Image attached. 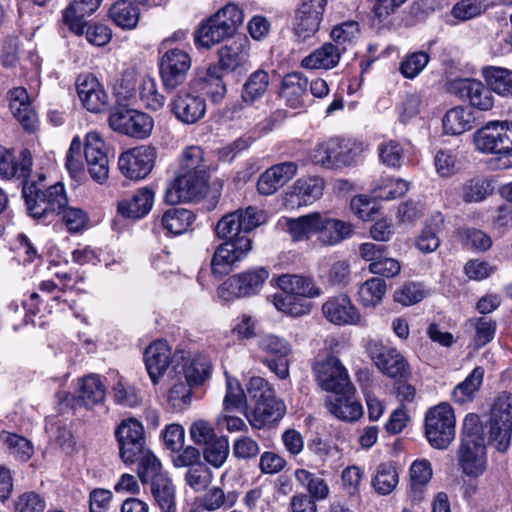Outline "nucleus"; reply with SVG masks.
Returning a JSON list of instances; mask_svg holds the SVG:
<instances>
[{
	"mask_svg": "<svg viewBox=\"0 0 512 512\" xmlns=\"http://www.w3.org/2000/svg\"><path fill=\"white\" fill-rule=\"evenodd\" d=\"M386 282L380 277L366 280L358 290L359 301L366 307L380 304L386 293Z\"/></svg>",
	"mask_w": 512,
	"mask_h": 512,
	"instance_id": "47",
	"label": "nucleus"
},
{
	"mask_svg": "<svg viewBox=\"0 0 512 512\" xmlns=\"http://www.w3.org/2000/svg\"><path fill=\"white\" fill-rule=\"evenodd\" d=\"M321 21V18H316L311 14L297 11L294 23L295 36L299 41H306L319 30Z\"/></svg>",
	"mask_w": 512,
	"mask_h": 512,
	"instance_id": "55",
	"label": "nucleus"
},
{
	"mask_svg": "<svg viewBox=\"0 0 512 512\" xmlns=\"http://www.w3.org/2000/svg\"><path fill=\"white\" fill-rule=\"evenodd\" d=\"M367 352L377 368L386 376L404 380L410 374L407 361L397 349L371 340L367 344Z\"/></svg>",
	"mask_w": 512,
	"mask_h": 512,
	"instance_id": "16",
	"label": "nucleus"
},
{
	"mask_svg": "<svg viewBox=\"0 0 512 512\" xmlns=\"http://www.w3.org/2000/svg\"><path fill=\"white\" fill-rule=\"evenodd\" d=\"M484 11L485 7L479 0H460L453 6L451 15L460 21H467Z\"/></svg>",
	"mask_w": 512,
	"mask_h": 512,
	"instance_id": "62",
	"label": "nucleus"
},
{
	"mask_svg": "<svg viewBox=\"0 0 512 512\" xmlns=\"http://www.w3.org/2000/svg\"><path fill=\"white\" fill-rule=\"evenodd\" d=\"M226 388L227 390L224 398L225 410L243 409L246 404V394L238 380L227 377Z\"/></svg>",
	"mask_w": 512,
	"mask_h": 512,
	"instance_id": "59",
	"label": "nucleus"
},
{
	"mask_svg": "<svg viewBox=\"0 0 512 512\" xmlns=\"http://www.w3.org/2000/svg\"><path fill=\"white\" fill-rule=\"evenodd\" d=\"M473 121L472 114L465 108L458 106L446 112L442 123L446 134L460 135L472 128Z\"/></svg>",
	"mask_w": 512,
	"mask_h": 512,
	"instance_id": "39",
	"label": "nucleus"
},
{
	"mask_svg": "<svg viewBox=\"0 0 512 512\" xmlns=\"http://www.w3.org/2000/svg\"><path fill=\"white\" fill-rule=\"evenodd\" d=\"M135 462L138 463L137 473L142 483L154 482L165 475L161 472V463L155 455L148 449H144L141 455L137 456Z\"/></svg>",
	"mask_w": 512,
	"mask_h": 512,
	"instance_id": "48",
	"label": "nucleus"
},
{
	"mask_svg": "<svg viewBox=\"0 0 512 512\" xmlns=\"http://www.w3.org/2000/svg\"><path fill=\"white\" fill-rule=\"evenodd\" d=\"M28 95L24 88L18 87L11 91L10 110L23 128L33 131L36 126V114L27 101Z\"/></svg>",
	"mask_w": 512,
	"mask_h": 512,
	"instance_id": "34",
	"label": "nucleus"
},
{
	"mask_svg": "<svg viewBox=\"0 0 512 512\" xmlns=\"http://www.w3.org/2000/svg\"><path fill=\"white\" fill-rule=\"evenodd\" d=\"M204 89L214 103L220 102L226 95V85L223 82L218 67L214 66L208 68L204 77Z\"/></svg>",
	"mask_w": 512,
	"mask_h": 512,
	"instance_id": "56",
	"label": "nucleus"
},
{
	"mask_svg": "<svg viewBox=\"0 0 512 512\" xmlns=\"http://www.w3.org/2000/svg\"><path fill=\"white\" fill-rule=\"evenodd\" d=\"M313 371L318 385L327 392L336 394L353 386L346 368L334 355L318 357Z\"/></svg>",
	"mask_w": 512,
	"mask_h": 512,
	"instance_id": "12",
	"label": "nucleus"
},
{
	"mask_svg": "<svg viewBox=\"0 0 512 512\" xmlns=\"http://www.w3.org/2000/svg\"><path fill=\"white\" fill-rule=\"evenodd\" d=\"M170 109L176 119L184 124H195L206 112L205 99L188 90H180L171 100Z\"/></svg>",
	"mask_w": 512,
	"mask_h": 512,
	"instance_id": "22",
	"label": "nucleus"
},
{
	"mask_svg": "<svg viewBox=\"0 0 512 512\" xmlns=\"http://www.w3.org/2000/svg\"><path fill=\"white\" fill-rule=\"evenodd\" d=\"M22 194L29 215L38 220L51 222L52 218L60 216L68 205L64 185L60 182L43 189L40 183L25 181Z\"/></svg>",
	"mask_w": 512,
	"mask_h": 512,
	"instance_id": "3",
	"label": "nucleus"
},
{
	"mask_svg": "<svg viewBox=\"0 0 512 512\" xmlns=\"http://www.w3.org/2000/svg\"><path fill=\"white\" fill-rule=\"evenodd\" d=\"M140 99L152 110H159L165 104V97L157 90L156 82L151 77H144L139 87Z\"/></svg>",
	"mask_w": 512,
	"mask_h": 512,
	"instance_id": "58",
	"label": "nucleus"
},
{
	"mask_svg": "<svg viewBox=\"0 0 512 512\" xmlns=\"http://www.w3.org/2000/svg\"><path fill=\"white\" fill-rule=\"evenodd\" d=\"M185 481L195 492L204 491L212 481V471L205 463L194 465L185 473Z\"/></svg>",
	"mask_w": 512,
	"mask_h": 512,
	"instance_id": "57",
	"label": "nucleus"
},
{
	"mask_svg": "<svg viewBox=\"0 0 512 512\" xmlns=\"http://www.w3.org/2000/svg\"><path fill=\"white\" fill-rule=\"evenodd\" d=\"M487 85L502 96L512 95V71L502 67H487L483 70Z\"/></svg>",
	"mask_w": 512,
	"mask_h": 512,
	"instance_id": "43",
	"label": "nucleus"
},
{
	"mask_svg": "<svg viewBox=\"0 0 512 512\" xmlns=\"http://www.w3.org/2000/svg\"><path fill=\"white\" fill-rule=\"evenodd\" d=\"M153 203L154 192L149 188H141L130 199L118 203V212L127 218H141L150 211Z\"/></svg>",
	"mask_w": 512,
	"mask_h": 512,
	"instance_id": "33",
	"label": "nucleus"
},
{
	"mask_svg": "<svg viewBox=\"0 0 512 512\" xmlns=\"http://www.w3.org/2000/svg\"><path fill=\"white\" fill-rule=\"evenodd\" d=\"M191 68L190 55L178 48L166 51L159 62L160 76L165 90L172 91L182 85Z\"/></svg>",
	"mask_w": 512,
	"mask_h": 512,
	"instance_id": "17",
	"label": "nucleus"
},
{
	"mask_svg": "<svg viewBox=\"0 0 512 512\" xmlns=\"http://www.w3.org/2000/svg\"><path fill=\"white\" fill-rule=\"evenodd\" d=\"M324 180L320 177L298 179L293 186L298 205L312 203L322 196Z\"/></svg>",
	"mask_w": 512,
	"mask_h": 512,
	"instance_id": "41",
	"label": "nucleus"
},
{
	"mask_svg": "<svg viewBox=\"0 0 512 512\" xmlns=\"http://www.w3.org/2000/svg\"><path fill=\"white\" fill-rule=\"evenodd\" d=\"M175 383L169 389L167 402L174 411L183 410L191 401V387L183 379L173 378Z\"/></svg>",
	"mask_w": 512,
	"mask_h": 512,
	"instance_id": "54",
	"label": "nucleus"
},
{
	"mask_svg": "<svg viewBox=\"0 0 512 512\" xmlns=\"http://www.w3.org/2000/svg\"><path fill=\"white\" fill-rule=\"evenodd\" d=\"M268 276L269 273L264 268L235 274L219 286L218 295L224 301L253 296L260 292Z\"/></svg>",
	"mask_w": 512,
	"mask_h": 512,
	"instance_id": "10",
	"label": "nucleus"
},
{
	"mask_svg": "<svg viewBox=\"0 0 512 512\" xmlns=\"http://www.w3.org/2000/svg\"><path fill=\"white\" fill-rule=\"evenodd\" d=\"M474 145L482 153L506 158L504 167L512 166V122H490L474 133Z\"/></svg>",
	"mask_w": 512,
	"mask_h": 512,
	"instance_id": "6",
	"label": "nucleus"
},
{
	"mask_svg": "<svg viewBox=\"0 0 512 512\" xmlns=\"http://www.w3.org/2000/svg\"><path fill=\"white\" fill-rule=\"evenodd\" d=\"M220 69L236 71L249 63V40L240 35L219 49Z\"/></svg>",
	"mask_w": 512,
	"mask_h": 512,
	"instance_id": "28",
	"label": "nucleus"
},
{
	"mask_svg": "<svg viewBox=\"0 0 512 512\" xmlns=\"http://www.w3.org/2000/svg\"><path fill=\"white\" fill-rule=\"evenodd\" d=\"M425 435L432 447L446 449L455 438V416L447 403L428 410L425 417Z\"/></svg>",
	"mask_w": 512,
	"mask_h": 512,
	"instance_id": "8",
	"label": "nucleus"
},
{
	"mask_svg": "<svg viewBox=\"0 0 512 512\" xmlns=\"http://www.w3.org/2000/svg\"><path fill=\"white\" fill-rule=\"evenodd\" d=\"M83 155L91 178L99 184L105 183L109 174V159L99 133L90 132L86 135Z\"/></svg>",
	"mask_w": 512,
	"mask_h": 512,
	"instance_id": "20",
	"label": "nucleus"
},
{
	"mask_svg": "<svg viewBox=\"0 0 512 512\" xmlns=\"http://www.w3.org/2000/svg\"><path fill=\"white\" fill-rule=\"evenodd\" d=\"M102 0H73L63 11V23L77 35L84 32L83 18L95 12Z\"/></svg>",
	"mask_w": 512,
	"mask_h": 512,
	"instance_id": "31",
	"label": "nucleus"
},
{
	"mask_svg": "<svg viewBox=\"0 0 512 512\" xmlns=\"http://www.w3.org/2000/svg\"><path fill=\"white\" fill-rule=\"evenodd\" d=\"M209 174L178 173V176L166 188L164 200L168 204H177L204 197L209 190Z\"/></svg>",
	"mask_w": 512,
	"mask_h": 512,
	"instance_id": "11",
	"label": "nucleus"
},
{
	"mask_svg": "<svg viewBox=\"0 0 512 512\" xmlns=\"http://www.w3.org/2000/svg\"><path fill=\"white\" fill-rule=\"evenodd\" d=\"M295 162H283L268 168L257 182V190L261 195H272L289 182L297 172Z\"/></svg>",
	"mask_w": 512,
	"mask_h": 512,
	"instance_id": "27",
	"label": "nucleus"
},
{
	"mask_svg": "<svg viewBox=\"0 0 512 512\" xmlns=\"http://www.w3.org/2000/svg\"><path fill=\"white\" fill-rule=\"evenodd\" d=\"M270 86L269 72L264 69H257L252 72L245 80L241 99L247 105H252L261 100L268 92Z\"/></svg>",
	"mask_w": 512,
	"mask_h": 512,
	"instance_id": "35",
	"label": "nucleus"
},
{
	"mask_svg": "<svg viewBox=\"0 0 512 512\" xmlns=\"http://www.w3.org/2000/svg\"><path fill=\"white\" fill-rule=\"evenodd\" d=\"M457 456L462 473L468 477L477 478L487 468L483 427L475 414H469L464 419Z\"/></svg>",
	"mask_w": 512,
	"mask_h": 512,
	"instance_id": "1",
	"label": "nucleus"
},
{
	"mask_svg": "<svg viewBox=\"0 0 512 512\" xmlns=\"http://www.w3.org/2000/svg\"><path fill=\"white\" fill-rule=\"evenodd\" d=\"M483 376L484 370L482 367L474 368L466 379L454 388L452 396L455 402L463 404L471 401L482 384Z\"/></svg>",
	"mask_w": 512,
	"mask_h": 512,
	"instance_id": "45",
	"label": "nucleus"
},
{
	"mask_svg": "<svg viewBox=\"0 0 512 512\" xmlns=\"http://www.w3.org/2000/svg\"><path fill=\"white\" fill-rule=\"evenodd\" d=\"M178 173L208 174L204 151L199 146H189L182 152Z\"/></svg>",
	"mask_w": 512,
	"mask_h": 512,
	"instance_id": "49",
	"label": "nucleus"
},
{
	"mask_svg": "<svg viewBox=\"0 0 512 512\" xmlns=\"http://www.w3.org/2000/svg\"><path fill=\"white\" fill-rule=\"evenodd\" d=\"M494 187L490 180L484 177H474L466 181L462 187L464 202H480L493 192Z\"/></svg>",
	"mask_w": 512,
	"mask_h": 512,
	"instance_id": "50",
	"label": "nucleus"
},
{
	"mask_svg": "<svg viewBox=\"0 0 512 512\" xmlns=\"http://www.w3.org/2000/svg\"><path fill=\"white\" fill-rule=\"evenodd\" d=\"M318 214L315 212L298 218L286 219V230L292 240L301 241L308 239L310 234L316 233Z\"/></svg>",
	"mask_w": 512,
	"mask_h": 512,
	"instance_id": "44",
	"label": "nucleus"
},
{
	"mask_svg": "<svg viewBox=\"0 0 512 512\" xmlns=\"http://www.w3.org/2000/svg\"><path fill=\"white\" fill-rule=\"evenodd\" d=\"M345 51L346 47L326 42L306 56L302 60L301 65L308 69H332L339 63L340 56Z\"/></svg>",
	"mask_w": 512,
	"mask_h": 512,
	"instance_id": "32",
	"label": "nucleus"
},
{
	"mask_svg": "<svg viewBox=\"0 0 512 512\" xmlns=\"http://www.w3.org/2000/svg\"><path fill=\"white\" fill-rule=\"evenodd\" d=\"M157 157L156 149L141 145L123 152L119 157V169L123 175L133 180L145 178L153 169Z\"/></svg>",
	"mask_w": 512,
	"mask_h": 512,
	"instance_id": "18",
	"label": "nucleus"
},
{
	"mask_svg": "<svg viewBox=\"0 0 512 512\" xmlns=\"http://www.w3.org/2000/svg\"><path fill=\"white\" fill-rule=\"evenodd\" d=\"M212 372L210 359L205 355H197L192 359H186L180 353L179 361L176 359L170 374L171 378L183 379L189 386H199L207 381Z\"/></svg>",
	"mask_w": 512,
	"mask_h": 512,
	"instance_id": "21",
	"label": "nucleus"
},
{
	"mask_svg": "<svg viewBox=\"0 0 512 512\" xmlns=\"http://www.w3.org/2000/svg\"><path fill=\"white\" fill-rule=\"evenodd\" d=\"M308 79L300 72L286 74L281 82L280 97L287 106L297 109L304 105L307 94Z\"/></svg>",
	"mask_w": 512,
	"mask_h": 512,
	"instance_id": "30",
	"label": "nucleus"
},
{
	"mask_svg": "<svg viewBox=\"0 0 512 512\" xmlns=\"http://www.w3.org/2000/svg\"><path fill=\"white\" fill-rule=\"evenodd\" d=\"M322 312L325 318L335 325H357L361 320L358 309L345 294L329 298L322 305Z\"/></svg>",
	"mask_w": 512,
	"mask_h": 512,
	"instance_id": "24",
	"label": "nucleus"
},
{
	"mask_svg": "<svg viewBox=\"0 0 512 512\" xmlns=\"http://www.w3.org/2000/svg\"><path fill=\"white\" fill-rule=\"evenodd\" d=\"M447 90L481 111H488L494 105L492 89L476 79H455L448 83Z\"/></svg>",
	"mask_w": 512,
	"mask_h": 512,
	"instance_id": "19",
	"label": "nucleus"
},
{
	"mask_svg": "<svg viewBox=\"0 0 512 512\" xmlns=\"http://www.w3.org/2000/svg\"><path fill=\"white\" fill-rule=\"evenodd\" d=\"M104 398L105 388L97 375H89L79 381L75 400L80 406L92 408L103 402Z\"/></svg>",
	"mask_w": 512,
	"mask_h": 512,
	"instance_id": "36",
	"label": "nucleus"
},
{
	"mask_svg": "<svg viewBox=\"0 0 512 512\" xmlns=\"http://www.w3.org/2000/svg\"><path fill=\"white\" fill-rule=\"evenodd\" d=\"M329 169H339L351 166L357 157L355 144L344 139H329Z\"/></svg>",
	"mask_w": 512,
	"mask_h": 512,
	"instance_id": "37",
	"label": "nucleus"
},
{
	"mask_svg": "<svg viewBox=\"0 0 512 512\" xmlns=\"http://www.w3.org/2000/svg\"><path fill=\"white\" fill-rule=\"evenodd\" d=\"M266 221L263 211L249 206L246 209L225 214L215 226V234L220 239L231 240L236 237H248L246 234Z\"/></svg>",
	"mask_w": 512,
	"mask_h": 512,
	"instance_id": "7",
	"label": "nucleus"
},
{
	"mask_svg": "<svg viewBox=\"0 0 512 512\" xmlns=\"http://www.w3.org/2000/svg\"><path fill=\"white\" fill-rule=\"evenodd\" d=\"M4 442L10 453L20 461L25 462L33 455L34 450L31 442L22 436L8 434L5 436Z\"/></svg>",
	"mask_w": 512,
	"mask_h": 512,
	"instance_id": "61",
	"label": "nucleus"
},
{
	"mask_svg": "<svg viewBox=\"0 0 512 512\" xmlns=\"http://www.w3.org/2000/svg\"><path fill=\"white\" fill-rule=\"evenodd\" d=\"M325 405L332 415L343 421H355L363 414L362 405L355 399L354 386L328 396Z\"/></svg>",
	"mask_w": 512,
	"mask_h": 512,
	"instance_id": "26",
	"label": "nucleus"
},
{
	"mask_svg": "<svg viewBox=\"0 0 512 512\" xmlns=\"http://www.w3.org/2000/svg\"><path fill=\"white\" fill-rule=\"evenodd\" d=\"M115 436L120 458L125 463H135L137 456L147 448L144 427L135 418L122 420L115 430Z\"/></svg>",
	"mask_w": 512,
	"mask_h": 512,
	"instance_id": "13",
	"label": "nucleus"
},
{
	"mask_svg": "<svg viewBox=\"0 0 512 512\" xmlns=\"http://www.w3.org/2000/svg\"><path fill=\"white\" fill-rule=\"evenodd\" d=\"M153 497L162 512H175V492L171 480L167 477H160L151 483Z\"/></svg>",
	"mask_w": 512,
	"mask_h": 512,
	"instance_id": "46",
	"label": "nucleus"
},
{
	"mask_svg": "<svg viewBox=\"0 0 512 512\" xmlns=\"http://www.w3.org/2000/svg\"><path fill=\"white\" fill-rule=\"evenodd\" d=\"M109 16L117 26L133 29L138 24L140 12L130 1L119 0L111 6Z\"/></svg>",
	"mask_w": 512,
	"mask_h": 512,
	"instance_id": "40",
	"label": "nucleus"
},
{
	"mask_svg": "<svg viewBox=\"0 0 512 512\" xmlns=\"http://www.w3.org/2000/svg\"><path fill=\"white\" fill-rule=\"evenodd\" d=\"M398 483V474L391 464H382L378 467L377 473L372 480L375 490L382 495H387L393 491Z\"/></svg>",
	"mask_w": 512,
	"mask_h": 512,
	"instance_id": "53",
	"label": "nucleus"
},
{
	"mask_svg": "<svg viewBox=\"0 0 512 512\" xmlns=\"http://www.w3.org/2000/svg\"><path fill=\"white\" fill-rule=\"evenodd\" d=\"M378 156L385 166L399 169L404 159V148L396 140L385 141L378 145Z\"/></svg>",
	"mask_w": 512,
	"mask_h": 512,
	"instance_id": "52",
	"label": "nucleus"
},
{
	"mask_svg": "<svg viewBox=\"0 0 512 512\" xmlns=\"http://www.w3.org/2000/svg\"><path fill=\"white\" fill-rule=\"evenodd\" d=\"M471 325L475 328L474 341L476 346L481 347L488 344L495 335L496 322L489 317H479L470 320Z\"/></svg>",
	"mask_w": 512,
	"mask_h": 512,
	"instance_id": "60",
	"label": "nucleus"
},
{
	"mask_svg": "<svg viewBox=\"0 0 512 512\" xmlns=\"http://www.w3.org/2000/svg\"><path fill=\"white\" fill-rule=\"evenodd\" d=\"M429 62V55L423 51L415 52L406 57L400 65L401 73L407 78L417 76Z\"/></svg>",
	"mask_w": 512,
	"mask_h": 512,
	"instance_id": "64",
	"label": "nucleus"
},
{
	"mask_svg": "<svg viewBox=\"0 0 512 512\" xmlns=\"http://www.w3.org/2000/svg\"><path fill=\"white\" fill-rule=\"evenodd\" d=\"M179 361L180 354L171 357V350L166 341L158 340L148 346L144 353V361L147 372L154 384L158 383L159 378L164 374L170 364Z\"/></svg>",
	"mask_w": 512,
	"mask_h": 512,
	"instance_id": "25",
	"label": "nucleus"
},
{
	"mask_svg": "<svg viewBox=\"0 0 512 512\" xmlns=\"http://www.w3.org/2000/svg\"><path fill=\"white\" fill-rule=\"evenodd\" d=\"M109 125L114 131L142 139L150 135L153 120L146 113L120 106L110 114Z\"/></svg>",
	"mask_w": 512,
	"mask_h": 512,
	"instance_id": "15",
	"label": "nucleus"
},
{
	"mask_svg": "<svg viewBox=\"0 0 512 512\" xmlns=\"http://www.w3.org/2000/svg\"><path fill=\"white\" fill-rule=\"evenodd\" d=\"M277 285L282 292L274 296V305L279 311L293 317L310 311V303L303 298H313L321 294L314 281L302 275H282L278 277Z\"/></svg>",
	"mask_w": 512,
	"mask_h": 512,
	"instance_id": "2",
	"label": "nucleus"
},
{
	"mask_svg": "<svg viewBox=\"0 0 512 512\" xmlns=\"http://www.w3.org/2000/svg\"><path fill=\"white\" fill-rule=\"evenodd\" d=\"M489 441L500 452H505L512 433V394L502 392L496 398L490 417Z\"/></svg>",
	"mask_w": 512,
	"mask_h": 512,
	"instance_id": "9",
	"label": "nucleus"
},
{
	"mask_svg": "<svg viewBox=\"0 0 512 512\" xmlns=\"http://www.w3.org/2000/svg\"><path fill=\"white\" fill-rule=\"evenodd\" d=\"M247 393L255 401L252 418L249 419L252 426L261 428L285 415L284 402L276 397L274 389L264 378L252 377L247 385Z\"/></svg>",
	"mask_w": 512,
	"mask_h": 512,
	"instance_id": "5",
	"label": "nucleus"
},
{
	"mask_svg": "<svg viewBox=\"0 0 512 512\" xmlns=\"http://www.w3.org/2000/svg\"><path fill=\"white\" fill-rule=\"evenodd\" d=\"M251 249L252 240L249 237H236L220 244L211 259L212 274L216 277L229 274L234 265L246 257Z\"/></svg>",
	"mask_w": 512,
	"mask_h": 512,
	"instance_id": "14",
	"label": "nucleus"
},
{
	"mask_svg": "<svg viewBox=\"0 0 512 512\" xmlns=\"http://www.w3.org/2000/svg\"><path fill=\"white\" fill-rule=\"evenodd\" d=\"M76 89L83 106L90 112L100 113L108 105V95L92 74H81L76 79Z\"/></svg>",
	"mask_w": 512,
	"mask_h": 512,
	"instance_id": "23",
	"label": "nucleus"
},
{
	"mask_svg": "<svg viewBox=\"0 0 512 512\" xmlns=\"http://www.w3.org/2000/svg\"><path fill=\"white\" fill-rule=\"evenodd\" d=\"M316 233L321 244L336 245L352 235L353 225L319 213Z\"/></svg>",
	"mask_w": 512,
	"mask_h": 512,
	"instance_id": "29",
	"label": "nucleus"
},
{
	"mask_svg": "<svg viewBox=\"0 0 512 512\" xmlns=\"http://www.w3.org/2000/svg\"><path fill=\"white\" fill-rule=\"evenodd\" d=\"M229 454V442L226 437L220 436L203 447V457L207 463L220 468Z\"/></svg>",
	"mask_w": 512,
	"mask_h": 512,
	"instance_id": "51",
	"label": "nucleus"
},
{
	"mask_svg": "<svg viewBox=\"0 0 512 512\" xmlns=\"http://www.w3.org/2000/svg\"><path fill=\"white\" fill-rule=\"evenodd\" d=\"M432 478V467L428 460H416L410 467V492L412 501L421 502Z\"/></svg>",
	"mask_w": 512,
	"mask_h": 512,
	"instance_id": "38",
	"label": "nucleus"
},
{
	"mask_svg": "<svg viewBox=\"0 0 512 512\" xmlns=\"http://www.w3.org/2000/svg\"><path fill=\"white\" fill-rule=\"evenodd\" d=\"M358 33V24L350 21L335 26L332 29L330 36L333 44L347 48V45L353 42Z\"/></svg>",
	"mask_w": 512,
	"mask_h": 512,
	"instance_id": "63",
	"label": "nucleus"
},
{
	"mask_svg": "<svg viewBox=\"0 0 512 512\" xmlns=\"http://www.w3.org/2000/svg\"><path fill=\"white\" fill-rule=\"evenodd\" d=\"M195 220L194 214L184 208H170L162 216L163 227L174 235L186 232Z\"/></svg>",
	"mask_w": 512,
	"mask_h": 512,
	"instance_id": "42",
	"label": "nucleus"
},
{
	"mask_svg": "<svg viewBox=\"0 0 512 512\" xmlns=\"http://www.w3.org/2000/svg\"><path fill=\"white\" fill-rule=\"evenodd\" d=\"M243 12L235 4H227L210 16L195 31L194 39L197 45L211 48L236 33L243 23Z\"/></svg>",
	"mask_w": 512,
	"mask_h": 512,
	"instance_id": "4",
	"label": "nucleus"
}]
</instances>
